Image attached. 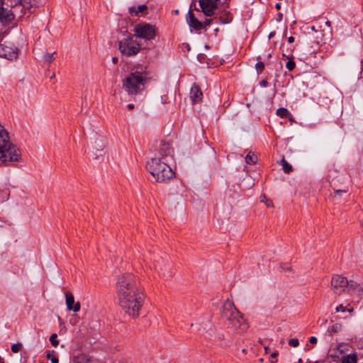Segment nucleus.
Listing matches in <instances>:
<instances>
[{
  "label": "nucleus",
  "instance_id": "obj_8",
  "mask_svg": "<svg viewBox=\"0 0 363 363\" xmlns=\"http://www.w3.org/2000/svg\"><path fill=\"white\" fill-rule=\"evenodd\" d=\"M105 138L102 136H98L94 141L91 143L90 152L93 159H98L104 154Z\"/></svg>",
  "mask_w": 363,
  "mask_h": 363
},
{
  "label": "nucleus",
  "instance_id": "obj_19",
  "mask_svg": "<svg viewBox=\"0 0 363 363\" xmlns=\"http://www.w3.org/2000/svg\"><path fill=\"white\" fill-rule=\"evenodd\" d=\"M346 288H347V290L350 291H357L359 292L363 291V289L360 286V285L357 282L352 281V280L348 281V284L347 285Z\"/></svg>",
  "mask_w": 363,
  "mask_h": 363
},
{
  "label": "nucleus",
  "instance_id": "obj_30",
  "mask_svg": "<svg viewBox=\"0 0 363 363\" xmlns=\"http://www.w3.org/2000/svg\"><path fill=\"white\" fill-rule=\"evenodd\" d=\"M277 115L280 116L281 118H286L290 115V112L287 108H279L277 110Z\"/></svg>",
  "mask_w": 363,
  "mask_h": 363
},
{
  "label": "nucleus",
  "instance_id": "obj_6",
  "mask_svg": "<svg viewBox=\"0 0 363 363\" xmlns=\"http://www.w3.org/2000/svg\"><path fill=\"white\" fill-rule=\"evenodd\" d=\"M118 42V50L121 53L127 57L135 56L141 50V45L133 36L128 33Z\"/></svg>",
  "mask_w": 363,
  "mask_h": 363
},
{
  "label": "nucleus",
  "instance_id": "obj_55",
  "mask_svg": "<svg viewBox=\"0 0 363 363\" xmlns=\"http://www.w3.org/2000/svg\"><path fill=\"white\" fill-rule=\"evenodd\" d=\"M257 60H260V57H258L257 58Z\"/></svg>",
  "mask_w": 363,
  "mask_h": 363
},
{
  "label": "nucleus",
  "instance_id": "obj_4",
  "mask_svg": "<svg viewBox=\"0 0 363 363\" xmlns=\"http://www.w3.org/2000/svg\"><path fill=\"white\" fill-rule=\"evenodd\" d=\"M21 159L20 150L9 140L6 130L0 125V161L6 164Z\"/></svg>",
  "mask_w": 363,
  "mask_h": 363
},
{
  "label": "nucleus",
  "instance_id": "obj_23",
  "mask_svg": "<svg viewBox=\"0 0 363 363\" xmlns=\"http://www.w3.org/2000/svg\"><path fill=\"white\" fill-rule=\"evenodd\" d=\"M281 164L282 166L283 171L285 174H289L292 169V166L287 162V161L284 159V157H282V159L281 160Z\"/></svg>",
  "mask_w": 363,
  "mask_h": 363
},
{
  "label": "nucleus",
  "instance_id": "obj_37",
  "mask_svg": "<svg viewBox=\"0 0 363 363\" xmlns=\"http://www.w3.org/2000/svg\"><path fill=\"white\" fill-rule=\"evenodd\" d=\"M289 345L291 347H296L299 345V341L297 338H292L289 340Z\"/></svg>",
  "mask_w": 363,
  "mask_h": 363
},
{
  "label": "nucleus",
  "instance_id": "obj_33",
  "mask_svg": "<svg viewBox=\"0 0 363 363\" xmlns=\"http://www.w3.org/2000/svg\"><path fill=\"white\" fill-rule=\"evenodd\" d=\"M57 335L56 333H53L50 337V341L52 346L57 347L59 345V341L57 339Z\"/></svg>",
  "mask_w": 363,
  "mask_h": 363
},
{
  "label": "nucleus",
  "instance_id": "obj_15",
  "mask_svg": "<svg viewBox=\"0 0 363 363\" xmlns=\"http://www.w3.org/2000/svg\"><path fill=\"white\" fill-rule=\"evenodd\" d=\"M66 306L68 311L77 312L80 310V303L78 301L74 303V298L72 293L67 291L65 293Z\"/></svg>",
  "mask_w": 363,
  "mask_h": 363
},
{
  "label": "nucleus",
  "instance_id": "obj_28",
  "mask_svg": "<svg viewBox=\"0 0 363 363\" xmlns=\"http://www.w3.org/2000/svg\"><path fill=\"white\" fill-rule=\"evenodd\" d=\"M341 328H342L341 324L335 323V324H333V325H331L328 328V333L330 335H333V334L337 333L339 331H340Z\"/></svg>",
  "mask_w": 363,
  "mask_h": 363
},
{
  "label": "nucleus",
  "instance_id": "obj_39",
  "mask_svg": "<svg viewBox=\"0 0 363 363\" xmlns=\"http://www.w3.org/2000/svg\"><path fill=\"white\" fill-rule=\"evenodd\" d=\"M335 311L336 312H339V311L345 312V311H346V308L341 304L336 307Z\"/></svg>",
  "mask_w": 363,
  "mask_h": 363
},
{
  "label": "nucleus",
  "instance_id": "obj_41",
  "mask_svg": "<svg viewBox=\"0 0 363 363\" xmlns=\"http://www.w3.org/2000/svg\"><path fill=\"white\" fill-rule=\"evenodd\" d=\"M268 84V82L267 79H262V81H260L259 82V85L262 87H266Z\"/></svg>",
  "mask_w": 363,
  "mask_h": 363
},
{
  "label": "nucleus",
  "instance_id": "obj_26",
  "mask_svg": "<svg viewBox=\"0 0 363 363\" xmlns=\"http://www.w3.org/2000/svg\"><path fill=\"white\" fill-rule=\"evenodd\" d=\"M55 350H47L45 352L46 357L48 359H50L52 363H58V357L55 355Z\"/></svg>",
  "mask_w": 363,
  "mask_h": 363
},
{
  "label": "nucleus",
  "instance_id": "obj_2",
  "mask_svg": "<svg viewBox=\"0 0 363 363\" xmlns=\"http://www.w3.org/2000/svg\"><path fill=\"white\" fill-rule=\"evenodd\" d=\"M220 316L227 328L238 334L247 331L248 324L232 301L227 299L224 301L220 309Z\"/></svg>",
  "mask_w": 363,
  "mask_h": 363
},
{
  "label": "nucleus",
  "instance_id": "obj_56",
  "mask_svg": "<svg viewBox=\"0 0 363 363\" xmlns=\"http://www.w3.org/2000/svg\"><path fill=\"white\" fill-rule=\"evenodd\" d=\"M362 67H363V61H362Z\"/></svg>",
  "mask_w": 363,
  "mask_h": 363
},
{
  "label": "nucleus",
  "instance_id": "obj_49",
  "mask_svg": "<svg viewBox=\"0 0 363 363\" xmlns=\"http://www.w3.org/2000/svg\"><path fill=\"white\" fill-rule=\"evenodd\" d=\"M325 24L328 26H331V22L328 21H326Z\"/></svg>",
  "mask_w": 363,
  "mask_h": 363
},
{
  "label": "nucleus",
  "instance_id": "obj_43",
  "mask_svg": "<svg viewBox=\"0 0 363 363\" xmlns=\"http://www.w3.org/2000/svg\"><path fill=\"white\" fill-rule=\"evenodd\" d=\"M275 34H276V33H275V32H274V31L271 32V33L269 34V35H268L269 39H271V38H274V37L275 36Z\"/></svg>",
  "mask_w": 363,
  "mask_h": 363
},
{
  "label": "nucleus",
  "instance_id": "obj_38",
  "mask_svg": "<svg viewBox=\"0 0 363 363\" xmlns=\"http://www.w3.org/2000/svg\"><path fill=\"white\" fill-rule=\"evenodd\" d=\"M225 15H226V16H227V17H226V20H224V18H223V16H221L220 17V22H221L222 23H228L231 21V19H232V18H231V17H229V16H228V15H229V13H228L225 12Z\"/></svg>",
  "mask_w": 363,
  "mask_h": 363
},
{
  "label": "nucleus",
  "instance_id": "obj_22",
  "mask_svg": "<svg viewBox=\"0 0 363 363\" xmlns=\"http://www.w3.org/2000/svg\"><path fill=\"white\" fill-rule=\"evenodd\" d=\"M91 359L85 354H79L74 357V363H90Z\"/></svg>",
  "mask_w": 363,
  "mask_h": 363
},
{
  "label": "nucleus",
  "instance_id": "obj_52",
  "mask_svg": "<svg viewBox=\"0 0 363 363\" xmlns=\"http://www.w3.org/2000/svg\"><path fill=\"white\" fill-rule=\"evenodd\" d=\"M271 57H272V54L270 53V54L268 55V57L269 58Z\"/></svg>",
  "mask_w": 363,
  "mask_h": 363
},
{
  "label": "nucleus",
  "instance_id": "obj_1",
  "mask_svg": "<svg viewBox=\"0 0 363 363\" xmlns=\"http://www.w3.org/2000/svg\"><path fill=\"white\" fill-rule=\"evenodd\" d=\"M138 284L135 276L130 273L118 276L116 282L119 305L126 314L133 318L139 316L144 302V296Z\"/></svg>",
  "mask_w": 363,
  "mask_h": 363
},
{
  "label": "nucleus",
  "instance_id": "obj_46",
  "mask_svg": "<svg viewBox=\"0 0 363 363\" xmlns=\"http://www.w3.org/2000/svg\"><path fill=\"white\" fill-rule=\"evenodd\" d=\"M128 108L129 110H132V109L134 108V105L133 104H129L128 105Z\"/></svg>",
  "mask_w": 363,
  "mask_h": 363
},
{
  "label": "nucleus",
  "instance_id": "obj_10",
  "mask_svg": "<svg viewBox=\"0 0 363 363\" xmlns=\"http://www.w3.org/2000/svg\"><path fill=\"white\" fill-rule=\"evenodd\" d=\"M219 0H199V6L202 12L206 16L214 15L215 11L218 7Z\"/></svg>",
  "mask_w": 363,
  "mask_h": 363
},
{
  "label": "nucleus",
  "instance_id": "obj_36",
  "mask_svg": "<svg viewBox=\"0 0 363 363\" xmlns=\"http://www.w3.org/2000/svg\"><path fill=\"white\" fill-rule=\"evenodd\" d=\"M22 347L21 343H16L11 345V351L14 353H17L20 351Z\"/></svg>",
  "mask_w": 363,
  "mask_h": 363
},
{
  "label": "nucleus",
  "instance_id": "obj_44",
  "mask_svg": "<svg viewBox=\"0 0 363 363\" xmlns=\"http://www.w3.org/2000/svg\"><path fill=\"white\" fill-rule=\"evenodd\" d=\"M294 41V38L293 36H290V37H289V38H288V42H289V43H293Z\"/></svg>",
  "mask_w": 363,
  "mask_h": 363
},
{
  "label": "nucleus",
  "instance_id": "obj_16",
  "mask_svg": "<svg viewBox=\"0 0 363 363\" xmlns=\"http://www.w3.org/2000/svg\"><path fill=\"white\" fill-rule=\"evenodd\" d=\"M186 21L189 26L196 30H200L203 28V23L195 17L194 13L191 10L188 12Z\"/></svg>",
  "mask_w": 363,
  "mask_h": 363
},
{
  "label": "nucleus",
  "instance_id": "obj_18",
  "mask_svg": "<svg viewBox=\"0 0 363 363\" xmlns=\"http://www.w3.org/2000/svg\"><path fill=\"white\" fill-rule=\"evenodd\" d=\"M357 354L356 353H351L343 356L340 361L341 363H357Z\"/></svg>",
  "mask_w": 363,
  "mask_h": 363
},
{
  "label": "nucleus",
  "instance_id": "obj_53",
  "mask_svg": "<svg viewBox=\"0 0 363 363\" xmlns=\"http://www.w3.org/2000/svg\"><path fill=\"white\" fill-rule=\"evenodd\" d=\"M352 311H353V309H352H352H348V311H349V312H352Z\"/></svg>",
  "mask_w": 363,
  "mask_h": 363
},
{
  "label": "nucleus",
  "instance_id": "obj_11",
  "mask_svg": "<svg viewBox=\"0 0 363 363\" xmlns=\"http://www.w3.org/2000/svg\"><path fill=\"white\" fill-rule=\"evenodd\" d=\"M158 156L155 157H160L162 160H167L168 157H172L173 156V148L169 143L161 141L157 147Z\"/></svg>",
  "mask_w": 363,
  "mask_h": 363
},
{
  "label": "nucleus",
  "instance_id": "obj_42",
  "mask_svg": "<svg viewBox=\"0 0 363 363\" xmlns=\"http://www.w3.org/2000/svg\"><path fill=\"white\" fill-rule=\"evenodd\" d=\"M317 341H318V339H317V337H313H313H311L309 338V342H310L311 343H312V344H315V343H316V342H317Z\"/></svg>",
  "mask_w": 363,
  "mask_h": 363
},
{
  "label": "nucleus",
  "instance_id": "obj_35",
  "mask_svg": "<svg viewBox=\"0 0 363 363\" xmlns=\"http://www.w3.org/2000/svg\"><path fill=\"white\" fill-rule=\"evenodd\" d=\"M55 54V52H52V53H46L45 55H44V60L48 62H51L54 59V55Z\"/></svg>",
  "mask_w": 363,
  "mask_h": 363
},
{
  "label": "nucleus",
  "instance_id": "obj_51",
  "mask_svg": "<svg viewBox=\"0 0 363 363\" xmlns=\"http://www.w3.org/2000/svg\"><path fill=\"white\" fill-rule=\"evenodd\" d=\"M331 357L335 358V357H338V355H337V354H331Z\"/></svg>",
  "mask_w": 363,
  "mask_h": 363
},
{
  "label": "nucleus",
  "instance_id": "obj_54",
  "mask_svg": "<svg viewBox=\"0 0 363 363\" xmlns=\"http://www.w3.org/2000/svg\"><path fill=\"white\" fill-rule=\"evenodd\" d=\"M205 48H206V49H208L209 47H208V45H206V46H205Z\"/></svg>",
  "mask_w": 363,
  "mask_h": 363
},
{
  "label": "nucleus",
  "instance_id": "obj_34",
  "mask_svg": "<svg viewBox=\"0 0 363 363\" xmlns=\"http://www.w3.org/2000/svg\"><path fill=\"white\" fill-rule=\"evenodd\" d=\"M6 4L11 7L16 8L18 6H21V0H7Z\"/></svg>",
  "mask_w": 363,
  "mask_h": 363
},
{
  "label": "nucleus",
  "instance_id": "obj_17",
  "mask_svg": "<svg viewBox=\"0 0 363 363\" xmlns=\"http://www.w3.org/2000/svg\"><path fill=\"white\" fill-rule=\"evenodd\" d=\"M203 93L196 84H194L190 90V99L193 104L198 103L201 101Z\"/></svg>",
  "mask_w": 363,
  "mask_h": 363
},
{
  "label": "nucleus",
  "instance_id": "obj_45",
  "mask_svg": "<svg viewBox=\"0 0 363 363\" xmlns=\"http://www.w3.org/2000/svg\"><path fill=\"white\" fill-rule=\"evenodd\" d=\"M118 57H112V62L113 64H116L118 62Z\"/></svg>",
  "mask_w": 363,
  "mask_h": 363
},
{
  "label": "nucleus",
  "instance_id": "obj_40",
  "mask_svg": "<svg viewBox=\"0 0 363 363\" xmlns=\"http://www.w3.org/2000/svg\"><path fill=\"white\" fill-rule=\"evenodd\" d=\"M212 23V19H206L203 23V26H209Z\"/></svg>",
  "mask_w": 363,
  "mask_h": 363
},
{
  "label": "nucleus",
  "instance_id": "obj_3",
  "mask_svg": "<svg viewBox=\"0 0 363 363\" xmlns=\"http://www.w3.org/2000/svg\"><path fill=\"white\" fill-rule=\"evenodd\" d=\"M147 80V72L136 70L131 72L123 79L122 87L129 95H137L145 89Z\"/></svg>",
  "mask_w": 363,
  "mask_h": 363
},
{
  "label": "nucleus",
  "instance_id": "obj_29",
  "mask_svg": "<svg viewBox=\"0 0 363 363\" xmlns=\"http://www.w3.org/2000/svg\"><path fill=\"white\" fill-rule=\"evenodd\" d=\"M346 193H347L346 190H341V189L335 190L333 192V194L331 195V197L333 198V199L334 201H339L340 200L341 195L342 194H346Z\"/></svg>",
  "mask_w": 363,
  "mask_h": 363
},
{
  "label": "nucleus",
  "instance_id": "obj_32",
  "mask_svg": "<svg viewBox=\"0 0 363 363\" xmlns=\"http://www.w3.org/2000/svg\"><path fill=\"white\" fill-rule=\"evenodd\" d=\"M260 201L265 203L267 207L273 206L272 201L271 200L268 199L264 194H262L260 196Z\"/></svg>",
  "mask_w": 363,
  "mask_h": 363
},
{
  "label": "nucleus",
  "instance_id": "obj_7",
  "mask_svg": "<svg viewBox=\"0 0 363 363\" xmlns=\"http://www.w3.org/2000/svg\"><path fill=\"white\" fill-rule=\"evenodd\" d=\"M134 35L137 38L151 40L155 38L157 33V28L155 26L147 23L137 24L133 29Z\"/></svg>",
  "mask_w": 363,
  "mask_h": 363
},
{
  "label": "nucleus",
  "instance_id": "obj_31",
  "mask_svg": "<svg viewBox=\"0 0 363 363\" xmlns=\"http://www.w3.org/2000/svg\"><path fill=\"white\" fill-rule=\"evenodd\" d=\"M255 69L258 74H261L264 69V63L261 61H258L255 65Z\"/></svg>",
  "mask_w": 363,
  "mask_h": 363
},
{
  "label": "nucleus",
  "instance_id": "obj_5",
  "mask_svg": "<svg viewBox=\"0 0 363 363\" xmlns=\"http://www.w3.org/2000/svg\"><path fill=\"white\" fill-rule=\"evenodd\" d=\"M167 162L162 161L160 157H153L147 163V169L157 182H167L174 176V172Z\"/></svg>",
  "mask_w": 363,
  "mask_h": 363
},
{
  "label": "nucleus",
  "instance_id": "obj_48",
  "mask_svg": "<svg viewBox=\"0 0 363 363\" xmlns=\"http://www.w3.org/2000/svg\"><path fill=\"white\" fill-rule=\"evenodd\" d=\"M275 7H276V9H277V10L280 9V7H281L280 4H279V3H278V4H276V6H275Z\"/></svg>",
  "mask_w": 363,
  "mask_h": 363
},
{
  "label": "nucleus",
  "instance_id": "obj_27",
  "mask_svg": "<svg viewBox=\"0 0 363 363\" xmlns=\"http://www.w3.org/2000/svg\"><path fill=\"white\" fill-rule=\"evenodd\" d=\"M283 57H286V59L289 60L288 62L286 64V67L287 68V69L289 71L294 70L295 67H296V63L294 61L293 57L290 58L289 56H286L285 54H283Z\"/></svg>",
  "mask_w": 363,
  "mask_h": 363
},
{
  "label": "nucleus",
  "instance_id": "obj_25",
  "mask_svg": "<svg viewBox=\"0 0 363 363\" xmlns=\"http://www.w3.org/2000/svg\"><path fill=\"white\" fill-rule=\"evenodd\" d=\"M336 350L340 354H344L349 351V345L345 342L338 343Z\"/></svg>",
  "mask_w": 363,
  "mask_h": 363
},
{
  "label": "nucleus",
  "instance_id": "obj_24",
  "mask_svg": "<svg viewBox=\"0 0 363 363\" xmlns=\"http://www.w3.org/2000/svg\"><path fill=\"white\" fill-rule=\"evenodd\" d=\"M245 162L248 164H255L257 162V157L255 153L250 152L245 158Z\"/></svg>",
  "mask_w": 363,
  "mask_h": 363
},
{
  "label": "nucleus",
  "instance_id": "obj_50",
  "mask_svg": "<svg viewBox=\"0 0 363 363\" xmlns=\"http://www.w3.org/2000/svg\"><path fill=\"white\" fill-rule=\"evenodd\" d=\"M242 352L244 353V354H246L247 353V350L246 349H243L242 350Z\"/></svg>",
  "mask_w": 363,
  "mask_h": 363
},
{
  "label": "nucleus",
  "instance_id": "obj_20",
  "mask_svg": "<svg viewBox=\"0 0 363 363\" xmlns=\"http://www.w3.org/2000/svg\"><path fill=\"white\" fill-rule=\"evenodd\" d=\"M147 9L145 4L140 5L138 8L135 6H131L129 8V13L130 14L135 13V16L138 15L140 13H143Z\"/></svg>",
  "mask_w": 363,
  "mask_h": 363
},
{
  "label": "nucleus",
  "instance_id": "obj_13",
  "mask_svg": "<svg viewBox=\"0 0 363 363\" xmlns=\"http://www.w3.org/2000/svg\"><path fill=\"white\" fill-rule=\"evenodd\" d=\"M155 267L158 270L163 271L162 275L164 277L167 276L168 274L165 272L170 267V261L168 256L165 255V257H160L155 260Z\"/></svg>",
  "mask_w": 363,
  "mask_h": 363
},
{
  "label": "nucleus",
  "instance_id": "obj_21",
  "mask_svg": "<svg viewBox=\"0 0 363 363\" xmlns=\"http://www.w3.org/2000/svg\"><path fill=\"white\" fill-rule=\"evenodd\" d=\"M37 4V0H21V6L24 10H30Z\"/></svg>",
  "mask_w": 363,
  "mask_h": 363
},
{
  "label": "nucleus",
  "instance_id": "obj_14",
  "mask_svg": "<svg viewBox=\"0 0 363 363\" xmlns=\"http://www.w3.org/2000/svg\"><path fill=\"white\" fill-rule=\"evenodd\" d=\"M4 0H0V20L1 21L11 22L14 19V14L11 11L4 7Z\"/></svg>",
  "mask_w": 363,
  "mask_h": 363
},
{
  "label": "nucleus",
  "instance_id": "obj_9",
  "mask_svg": "<svg viewBox=\"0 0 363 363\" xmlns=\"http://www.w3.org/2000/svg\"><path fill=\"white\" fill-rule=\"evenodd\" d=\"M348 280L346 277L339 274H335L332 277L331 287L333 292L336 294H341L345 291Z\"/></svg>",
  "mask_w": 363,
  "mask_h": 363
},
{
  "label": "nucleus",
  "instance_id": "obj_12",
  "mask_svg": "<svg viewBox=\"0 0 363 363\" xmlns=\"http://www.w3.org/2000/svg\"><path fill=\"white\" fill-rule=\"evenodd\" d=\"M0 57L9 60H15L18 57V50L16 48L0 44Z\"/></svg>",
  "mask_w": 363,
  "mask_h": 363
},
{
  "label": "nucleus",
  "instance_id": "obj_47",
  "mask_svg": "<svg viewBox=\"0 0 363 363\" xmlns=\"http://www.w3.org/2000/svg\"><path fill=\"white\" fill-rule=\"evenodd\" d=\"M277 354H278V353H277V352H274V353H272V354H271V357H273V358H274V357H276L277 356Z\"/></svg>",
  "mask_w": 363,
  "mask_h": 363
}]
</instances>
